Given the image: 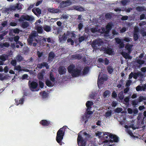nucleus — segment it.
I'll use <instances>...</instances> for the list:
<instances>
[{"label":"nucleus","instance_id":"obj_25","mask_svg":"<svg viewBox=\"0 0 146 146\" xmlns=\"http://www.w3.org/2000/svg\"><path fill=\"white\" fill-rule=\"evenodd\" d=\"M44 29L47 32H48L51 31V27L48 25H45L43 27Z\"/></svg>","mask_w":146,"mask_h":146},{"label":"nucleus","instance_id":"obj_2","mask_svg":"<svg viewBox=\"0 0 146 146\" xmlns=\"http://www.w3.org/2000/svg\"><path fill=\"white\" fill-rule=\"evenodd\" d=\"M113 24L111 23H108L106 26V29L104 27H102L101 29L97 27H94L90 29V31L93 33H104V35L106 36H108L109 35V33L110 30L111 29Z\"/></svg>","mask_w":146,"mask_h":146},{"label":"nucleus","instance_id":"obj_15","mask_svg":"<svg viewBox=\"0 0 146 146\" xmlns=\"http://www.w3.org/2000/svg\"><path fill=\"white\" fill-rule=\"evenodd\" d=\"M68 35L67 34L64 33L63 35H60L59 36V39L60 42L61 43L64 42L68 38Z\"/></svg>","mask_w":146,"mask_h":146},{"label":"nucleus","instance_id":"obj_30","mask_svg":"<svg viewBox=\"0 0 146 146\" xmlns=\"http://www.w3.org/2000/svg\"><path fill=\"white\" fill-rule=\"evenodd\" d=\"M133 45H131L129 44H127L125 46V48L128 50L129 53H130L131 51V48H132Z\"/></svg>","mask_w":146,"mask_h":146},{"label":"nucleus","instance_id":"obj_28","mask_svg":"<svg viewBox=\"0 0 146 146\" xmlns=\"http://www.w3.org/2000/svg\"><path fill=\"white\" fill-rule=\"evenodd\" d=\"M130 2V0H123L118 3L119 4H121L123 6H125L127 5Z\"/></svg>","mask_w":146,"mask_h":146},{"label":"nucleus","instance_id":"obj_23","mask_svg":"<svg viewBox=\"0 0 146 146\" xmlns=\"http://www.w3.org/2000/svg\"><path fill=\"white\" fill-rule=\"evenodd\" d=\"M73 8L74 9L80 11H83L84 9L82 7L74 5L73 6Z\"/></svg>","mask_w":146,"mask_h":146},{"label":"nucleus","instance_id":"obj_64","mask_svg":"<svg viewBox=\"0 0 146 146\" xmlns=\"http://www.w3.org/2000/svg\"><path fill=\"white\" fill-rule=\"evenodd\" d=\"M118 96L120 99H122L123 98V95L122 93L121 94H119L118 95Z\"/></svg>","mask_w":146,"mask_h":146},{"label":"nucleus","instance_id":"obj_39","mask_svg":"<svg viewBox=\"0 0 146 146\" xmlns=\"http://www.w3.org/2000/svg\"><path fill=\"white\" fill-rule=\"evenodd\" d=\"M132 104L134 106H137L139 102L137 99L135 100L132 101Z\"/></svg>","mask_w":146,"mask_h":146},{"label":"nucleus","instance_id":"obj_9","mask_svg":"<svg viewBox=\"0 0 146 146\" xmlns=\"http://www.w3.org/2000/svg\"><path fill=\"white\" fill-rule=\"evenodd\" d=\"M66 128V126H65L60 128L58 131L56 137H63L64 135L65 129Z\"/></svg>","mask_w":146,"mask_h":146},{"label":"nucleus","instance_id":"obj_57","mask_svg":"<svg viewBox=\"0 0 146 146\" xmlns=\"http://www.w3.org/2000/svg\"><path fill=\"white\" fill-rule=\"evenodd\" d=\"M111 111H107L106 113V117H108L111 115Z\"/></svg>","mask_w":146,"mask_h":146},{"label":"nucleus","instance_id":"obj_8","mask_svg":"<svg viewBox=\"0 0 146 146\" xmlns=\"http://www.w3.org/2000/svg\"><path fill=\"white\" fill-rule=\"evenodd\" d=\"M37 35L38 33L36 32L32 31L31 35L28 39V41L30 44H31L32 43L33 41H34L35 40L36 42H37V40L36 39V37L37 36Z\"/></svg>","mask_w":146,"mask_h":146},{"label":"nucleus","instance_id":"obj_56","mask_svg":"<svg viewBox=\"0 0 146 146\" xmlns=\"http://www.w3.org/2000/svg\"><path fill=\"white\" fill-rule=\"evenodd\" d=\"M122 108H117L115 110V111L116 112L119 113L122 111Z\"/></svg>","mask_w":146,"mask_h":146},{"label":"nucleus","instance_id":"obj_58","mask_svg":"<svg viewBox=\"0 0 146 146\" xmlns=\"http://www.w3.org/2000/svg\"><path fill=\"white\" fill-rule=\"evenodd\" d=\"M39 83L40 87L42 88H43L44 85V83L40 81L39 82Z\"/></svg>","mask_w":146,"mask_h":146},{"label":"nucleus","instance_id":"obj_43","mask_svg":"<svg viewBox=\"0 0 146 146\" xmlns=\"http://www.w3.org/2000/svg\"><path fill=\"white\" fill-rule=\"evenodd\" d=\"M113 70V68L112 67L109 66L108 67V72L110 74H111Z\"/></svg>","mask_w":146,"mask_h":146},{"label":"nucleus","instance_id":"obj_6","mask_svg":"<svg viewBox=\"0 0 146 146\" xmlns=\"http://www.w3.org/2000/svg\"><path fill=\"white\" fill-rule=\"evenodd\" d=\"M96 136L98 137H118L116 135L110 133L104 132H101L98 131L96 133Z\"/></svg>","mask_w":146,"mask_h":146},{"label":"nucleus","instance_id":"obj_17","mask_svg":"<svg viewBox=\"0 0 146 146\" xmlns=\"http://www.w3.org/2000/svg\"><path fill=\"white\" fill-rule=\"evenodd\" d=\"M83 137H78L77 143L78 144L79 143L81 144L80 146H85L86 141L83 139Z\"/></svg>","mask_w":146,"mask_h":146},{"label":"nucleus","instance_id":"obj_42","mask_svg":"<svg viewBox=\"0 0 146 146\" xmlns=\"http://www.w3.org/2000/svg\"><path fill=\"white\" fill-rule=\"evenodd\" d=\"M63 137H56V140L57 142L60 144V145H62L61 142L62 140L63 139Z\"/></svg>","mask_w":146,"mask_h":146},{"label":"nucleus","instance_id":"obj_21","mask_svg":"<svg viewBox=\"0 0 146 146\" xmlns=\"http://www.w3.org/2000/svg\"><path fill=\"white\" fill-rule=\"evenodd\" d=\"M32 11L36 15H39L41 13V10L38 8H34L33 9Z\"/></svg>","mask_w":146,"mask_h":146},{"label":"nucleus","instance_id":"obj_41","mask_svg":"<svg viewBox=\"0 0 146 146\" xmlns=\"http://www.w3.org/2000/svg\"><path fill=\"white\" fill-rule=\"evenodd\" d=\"M40 95L42 96V98H45L47 96V93L45 91H44L42 92H40Z\"/></svg>","mask_w":146,"mask_h":146},{"label":"nucleus","instance_id":"obj_47","mask_svg":"<svg viewBox=\"0 0 146 146\" xmlns=\"http://www.w3.org/2000/svg\"><path fill=\"white\" fill-rule=\"evenodd\" d=\"M85 40V37L84 36H82L78 38L79 41V42L81 43Z\"/></svg>","mask_w":146,"mask_h":146},{"label":"nucleus","instance_id":"obj_45","mask_svg":"<svg viewBox=\"0 0 146 146\" xmlns=\"http://www.w3.org/2000/svg\"><path fill=\"white\" fill-rule=\"evenodd\" d=\"M136 10L139 11H142L145 10V7L139 6L137 7Z\"/></svg>","mask_w":146,"mask_h":146},{"label":"nucleus","instance_id":"obj_12","mask_svg":"<svg viewBox=\"0 0 146 146\" xmlns=\"http://www.w3.org/2000/svg\"><path fill=\"white\" fill-rule=\"evenodd\" d=\"M29 84H30L29 86L31 90L33 91H35V89L38 86L37 83L36 82H29ZM36 91H38V90H36Z\"/></svg>","mask_w":146,"mask_h":146},{"label":"nucleus","instance_id":"obj_31","mask_svg":"<svg viewBox=\"0 0 146 146\" xmlns=\"http://www.w3.org/2000/svg\"><path fill=\"white\" fill-rule=\"evenodd\" d=\"M49 12L52 13H57L59 12V10L58 9L49 8L48 9Z\"/></svg>","mask_w":146,"mask_h":146},{"label":"nucleus","instance_id":"obj_32","mask_svg":"<svg viewBox=\"0 0 146 146\" xmlns=\"http://www.w3.org/2000/svg\"><path fill=\"white\" fill-rule=\"evenodd\" d=\"M125 59H131V57L128 54L125 52H123L121 53Z\"/></svg>","mask_w":146,"mask_h":146},{"label":"nucleus","instance_id":"obj_55","mask_svg":"<svg viewBox=\"0 0 146 146\" xmlns=\"http://www.w3.org/2000/svg\"><path fill=\"white\" fill-rule=\"evenodd\" d=\"M46 40H47V42H50L51 41V40L50 38H44L42 40L44 42H46Z\"/></svg>","mask_w":146,"mask_h":146},{"label":"nucleus","instance_id":"obj_19","mask_svg":"<svg viewBox=\"0 0 146 146\" xmlns=\"http://www.w3.org/2000/svg\"><path fill=\"white\" fill-rule=\"evenodd\" d=\"M90 135L88 132H86L84 130H83L80 131L78 134V137H82L83 136H88Z\"/></svg>","mask_w":146,"mask_h":146},{"label":"nucleus","instance_id":"obj_11","mask_svg":"<svg viewBox=\"0 0 146 146\" xmlns=\"http://www.w3.org/2000/svg\"><path fill=\"white\" fill-rule=\"evenodd\" d=\"M93 104V103L91 101H88L86 102V107L87 108L86 111H88V114H92V112L90 111V110L91 108L90 106L92 105Z\"/></svg>","mask_w":146,"mask_h":146},{"label":"nucleus","instance_id":"obj_61","mask_svg":"<svg viewBox=\"0 0 146 146\" xmlns=\"http://www.w3.org/2000/svg\"><path fill=\"white\" fill-rule=\"evenodd\" d=\"M112 34L114 36L118 34V32L116 31L115 30H113L112 31Z\"/></svg>","mask_w":146,"mask_h":146},{"label":"nucleus","instance_id":"obj_14","mask_svg":"<svg viewBox=\"0 0 146 146\" xmlns=\"http://www.w3.org/2000/svg\"><path fill=\"white\" fill-rule=\"evenodd\" d=\"M91 114H88V111L86 113H85L82 116L81 120L83 122L86 123L88 120V119L90 117V115Z\"/></svg>","mask_w":146,"mask_h":146},{"label":"nucleus","instance_id":"obj_40","mask_svg":"<svg viewBox=\"0 0 146 146\" xmlns=\"http://www.w3.org/2000/svg\"><path fill=\"white\" fill-rule=\"evenodd\" d=\"M29 23L27 22H23L22 24V27L23 28H26L29 26Z\"/></svg>","mask_w":146,"mask_h":146},{"label":"nucleus","instance_id":"obj_44","mask_svg":"<svg viewBox=\"0 0 146 146\" xmlns=\"http://www.w3.org/2000/svg\"><path fill=\"white\" fill-rule=\"evenodd\" d=\"M89 71V68L88 67H86L84 68L83 71V74L85 75L87 74Z\"/></svg>","mask_w":146,"mask_h":146},{"label":"nucleus","instance_id":"obj_4","mask_svg":"<svg viewBox=\"0 0 146 146\" xmlns=\"http://www.w3.org/2000/svg\"><path fill=\"white\" fill-rule=\"evenodd\" d=\"M131 38L128 37H125L121 39L118 38H115V40L116 42L118 44H119V47L121 48L124 47V44L123 42L125 41L126 42H128L130 41Z\"/></svg>","mask_w":146,"mask_h":146},{"label":"nucleus","instance_id":"obj_3","mask_svg":"<svg viewBox=\"0 0 146 146\" xmlns=\"http://www.w3.org/2000/svg\"><path fill=\"white\" fill-rule=\"evenodd\" d=\"M68 72L73 77H76L79 76L81 70L76 68L74 65H70L68 68Z\"/></svg>","mask_w":146,"mask_h":146},{"label":"nucleus","instance_id":"obj_5","mask_svg":"<svg viewBox=\"0 0 146 146\" xmlns=\"http://www.w3.org/2000/svg\"><path fill=\"white\" fill-rule=\"evenodd\" d=\"M101 73L99 75L98 80V87L100 88L101 86L103 83V82L106 81L107 79V76L106 74H103L102 76Z\"/></svg>","mask_w":146,"mask_h":146},{"label":"nucleus","instance_id":"obj_52","mask_svg":"<svg viewBox=\"0 0 146 146\" xmlns=\"http://www.w3.org/2000/svg\"><path fill=\"white\" fill-rule=\"evenodd\" d=\"M132 81L130 80H128L127 81L126 86L127 87H129L131 84Z\"/></svg>","mask_w":146,"mask_h":146},{"label":"nucleus","instance_id":"obj_18","mask_svg":"<svg viewBox=\"0 0 146 146\" xmlns=\"http://www.w3.org/2000/svg\"><path fill=\"white\" fill-rule=\"evenodd\" d=\"M144 54L143 53H142L139 56V57L138 58L137 60V62L139 64H142L144 63L145 61L143 60H142L141 59L143 57Z\"/></svg>","mask_w":146,"mask_h":146},{"label":"nucleus","instance_id":"obj_46","mask_svg":"<svg viewBox=\"0 0 146 146\" xmlns=\"http://www.w3.org/2000/svg\"><path fill=\"white\" fill-rule=\"evenodd\" d=\"M44 62H43L42 63L38 64L37 65V67L41 69L44 67Z\"/></svg>","mask_w":146,"mask_h":146},{"label":"nucleus","instance_id":"obj_33","mask_svg":"<svg viewBox=\"0 0 146 146\" xmlns=\"http://www.w3.org/2000/svg\"><path fill=\"white\" fill-rule=\"evenodd\" d=\"M16 60L19 62H20L24 60L23 57L20 54H19L15 57Z\"/></svg>","mask_w":146,"mask_h":146},{"label":"nucleus","instance_id":"obj_20","mask_svg":"<svg viewBox=\"0 0 146 146\" xmlns=\"http://www.w3.org/2000/svg\"><path fill=\"white\" fill-rule=\"evenodd\" d=\"M136 90L137 91H146V84L142 86H138L136 88Z\"/></svg>","mask_w":146,"mask_h":146},{"label":"nucleus","instance_id":"obj_24","mask_svg":"<svg viewBox=\"0 0 146 146\" xmlns=\"http://www.w3.org/2000/svg\"><path fill=\"white\" fill-rule=\"evenodd\" d=\"M46 84L48 87H52L54 85V82L47 80L46 82Z\"/></svg>","mask_w":146,"mask_h":146},{"label":"nucleus","instance_id":"obj_59","mask_svg":"<svg viewBox=\"0 0 146 146\" xmlns=\"http://www.w3.org/2000/svg\"><path fill=\"white\" fill-rule=\"evenodd\" d=\"M41 22V21L40 19H39L35 23L36 26H39V24Z\"/></svg>","mask_w":146,"mask_h":146},{"label":"nucleus","instance_id":"obj_37","mask_svg":"<svg viewBox=\"0 0 146 146\" xmlns=\"http://www.w3.org/2000/svg\"><path fill=\"white\" fill-rule=\"evenodd\" d=\"M40 123L43 125L47 126L50 123L49 121L46 120H43L40 121Z\"/></svg>","mask_w":146,"mask_h":146},{"label":"nucleus","instance_id":"obj_16","mask_svg":"<svg viewBox=\"0 0 146 146\" xmlns=\"http://www.w3.org/2000/svg\"><path fill=\"white\" fill-rule=\"evenodd\" d=\"M71 2L70 0H68L62 2L60 4L61 6L62 7H66L70 5Z\"/></svg>","mask_w":146,"mask_h":146},{"label":"nucleus","instance_id":"obj_36","mask_svg":"<svg viewBox=\"0 0 146 146\" xmlns=\"http://www.w3.org/2000/svg\"><path fill=\"white\" fill-rule=\"evenodd\" d=\"M24 101V98H23L20 99L19 100V102H18L17 100H15L16 104L17 106H18L20 104H22L23 103Z\"/></svg>","mask_w":146,"mask_h":146},{"label":"nucleus","instance_id":"obj_63","mask_svg":"<svg viewBox=\"0 0 146 146\" xmlns=\"http://www.w3.org/2000/svg\"><path fill=\"white\" fill-rule=\"evenodd\" d=\"M126 28L125 27L122 28L120 30V33H123L126 31Z\"/></svg>","mask_w":146,"mask_h":146},{"label":"nucleus","instance_id":"obj_1","mask_svg":"<svg viewBox=\"0 0 146 146\" xmlns=\"http://www.w3.org/2000/svg\"><path fill=\"white\" fill-rule=\"evenodd\" d=\"M104 43L102 40L100 39H98L94 40L92 44V46L94 49H100V50L104 51V53L109 55H111L113 53V51L111 49L109 48L108 46H103L100 48V46Z\"/></svg>","mask_w":146,"mask_h":146},{"label":"nucleus","instance_id":"obj_51","mask_svg":"<svg viewBox=\"0 0 146 146\" xmlns=\"http://www.w3.org/2000/svg\"><path fill=\"white\" fill-rule=\"evenodd\" d=\"M11 64L13 66H16L17 62L16 60H13L11 62Z\"/></svg>","mask_w":146,"mask_h":146},{"label":"nucleus","instance_id":"obj_54","mask_svg":"<svg viewBox=\"0 0 146 146\" xmlns=\"http://www.w3.org/2000/svg\"><path fill=\"white\" fill-rule=\"evenodd\" d=\"M67 42L68 43H70L71 45H73L74 44V42L73 40L71 38H69L67 40Z\"/></svg>","mask_w":146,"mask_h":146},{"label":"nucleus","instance_id":"obj_34","mask_svg":"<svg viewBox=\"0 0 146 146\" xmlns=\"http://www.w3.org/2000/svg\"><path fill=\"white\" fill-rule=\"evenodd\" d=\"M54 56V53L52 52H50L49 54L48 60H49L52 61Z\"/></svg>","mask_w":146,"mask_h":146},{"label":"nucleus","instance_id":"obj_27","mask_svg":"<svg viewBox=\"0 0 146 146\" xmlns=\"http://www.w3.org/2000/svg\"><path fill=\"white\" fill-rule=\"evenodd\" d=\"M38 32L39 33H42L44 31L42 27L40 26H38L35 27Z\"/></svg>","mask_w":146,"mask_h":146},{"label":"nucleus","instance_id":"obj_62","mask_svg":"<svg viewBox=\"0 0 146 146\" xmlns=\"http://www.w3.org/2000/svg\"><path fill=\"white\" fill-rule=\"evenodd\" d=\"M104 63L106 65H108L109 63V61L107 59V58H106L104 60Z\"/></svg>","mask_w":146,"mask_h":146},{"label":"nucleus","instance_id":"obj_48","mask_svg":"<svg viewBox=\"0 0 146 146\" xmlns=\"http://www.w3.org/2000/svg\"><path fill=\"white\" fill-rule=\"evenodd\" d=\"M38 78L40 80H42L43 78V74L41 73L38 74Z\"/></svg>","mask_w":146,"mask_h":146},{"label":"nucleus","instance_id":"obj_22","mask_svg":"<svg viewBox=\"0 0 146 146\" xmlns=\"http://www.w3.org/2000/svg\"><path fill=\"white\" fill-rule=\"evenodd\" d=\"M66 71V69L64 67H59L58 72L60 74H65Z\"/></svg>","mask_w":146,"mask_h":146},{"label":"nucleus","instance_id":"obj_60","mask_svg":"<svg viewBox=\"0 0 146 146\" xmlns=\"http://www.w3.org/2000/svg\"><path fill=\"white\" fill-rule=\"evenodd\" d=\"M139 103L141 102L143 100L144 98L142 96H140L137 99Z\"/></svg>","mask_w":146,"mask_h":146},{"label":"nucleus","instance_id":"obj_49","mask_svg":"<svg viewBox=\"0 0 146 146\" xmlns=\"http://www.w3.org/2000/svg\"><path fill=\"white\" fill-rule=\"evenodd\" d=\"M69 16L67 15L66 14H63L61 17V18H63L65 19H67L68 18Z\"/></svg>","mask_w":146,"mask_h":146},{"label":"nucleus","instance_id":"obj_10","mask_svg":"<svg viewBox=\"0 0 146 146\" xmlns=\"http://www.w3.org/2000/svg\"><path fill=\"white\" fill-rule=\"evenodd\" d=\"M125 127L126 129V131L131 136H132L133 135V133L131 130L129 129V128H131L133 129H135L136 128L133 125H131L129 126H128V125H126L125 126Z\"/></svg>","mask_w":146,"mask_h":146},{"label":"nucleus","instance_id":"obj_38","mask_svg":"<svg viewBox=\"0 0 146 146\" xmlns=\"http://www.w3.org/2000/svg\"><path fill=\"white\" fill-rule=\"evenodd\" d=\"M110 94V92L109 90L106 91L103 94V96L104 98L108 97Z\"/></svg>","mask_w":146,"mask_h":146},{"label":"nucleus","instance_id":"obj_53","mask_svg":"<svg viewBox=\"0 0 146 146\" xmlns=\"http://www.w3.org/2000/svg\"><path fill=\"white\" fill-rule=\"evenodd\" d=\"M138 33H134L133 34V38L135 40H137L138 38Z\"/></svg>","mask_w":146,"mask_h":146},{"label":"nucleus","instance_id":"obj_26","mask_svg":"<svg viewBox=\"0 0 146 146\" xmlns=\"http://www.w3.org/2000/svg\"><path fill=\"white\" fill-rule=\"evenodd\" d=\"M66 34L68 36H70L71 37L74 38L76 37V35L72 31H67Z\"/></svg>","mask_w":146,"mask_h":146},{"label":"nucleus","instance_id":"obj_7","mask_svg":"<svg viewBox=\"0 0 146 146\" xmlns=\"http://www.w3.org/2000/svg\"><path fill=\"white\" fill-rule=\"evenodd\" d=\"M35 19L33 16L31 15H22L19 19V21H23L25 20H27L29 21H32Z\"/></svg>","mask_w":146,"mask_h":146},{"label":"nucleus","instance_id":"obj_35","mask_svg":"<svg viewBox=\"0 0 146 146\" xmlns=\"http://www.w3.org/2000/svg\"><path fill=\"white\" fill-rule=\"evenodd\" d=\"M9 45V44L8 42H5L4 43H0V47L1 48H3L4 47H8Z\"/></svg>","mask_w":146,"mask_h":146},{"label":"nucleus","instance_id":"obj_29","mask_svg":"<svg viewBox=\"0 0 146 146\" xmlns=\"http://www.w3.org/2000/svg\"><path fill=\"white\" fill-rule=\"evenodd\" d=\"M8 56L6 54H3L0 56V60L4 62L7 60Z\"/></svg>","mask_w":146,"mask_h":146},{"label":"nucleus","instance_id":"obj_50","mask_svg":"<svg viewBox=\"0 0 146 146\" xmlns=\"http://www.w3.org/2000/svg\"><path fill=\"white\" fill-rule=\"evenodd\" d=\"M138 77L142 78H143V74L141 72H137Z\"/></svg>","mask_w":146,"mask_h":146},{"label":"nucleus","instance_id":"obj_13","mask_svg":"<svg viewBox=\"0 0 146 146\" xmlns=\"http://www.w3.org/2000/svg\"><path fill=\"white\" fill-rule=\"evenodd\" d=\"M23 5L21 3H18L15 5H13L11 7V9L12 10H21L22 9Z\"/></svg>","mask_w":146,"mask_h":146}]
</instances>
